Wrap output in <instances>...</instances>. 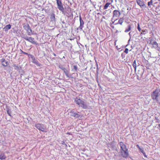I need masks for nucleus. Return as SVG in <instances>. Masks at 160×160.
Segmentation results:
<instances>
[{
    "instance_id": "nucleus-9",
    "label": "nucleus",
    "mask_w": 160,
    "mask_h": 160,
    "mask_svg": "<svg viewBox=\"0 0 160 160\" xmlns=\"http://www.w3.org/2000/svg\"><path fill=\"white\" fill-rule=\"evenodd\" d=\"M1 63L3 66L7 67L9 64V62L6 60L4 58L1 59Z\"/></svg>"
},
{
    "instance_id": "nucleus-35",
    "label": "nucleus",
    "mask_w": 160,
    "mask_h": 160,
    "mask_svg": "<svg viewBox=\"0 0 160 160\" xmlns=\"http://www.w3.org/2000/svg\"><path fill=\"white\" fill-rule=\"evenodd\" d=\"M128 48H126L124 52H125L126 54H127L128 53Z\"/></svg>"
},
{
    "instance_id": "nucleus-11",
    "label": "nucleus",
    "mask_w": 160,
    "mask_h": 160,
    "mask_svg": "<svg viewBox=\"0 0 160 160\" xmlns=\"http://www.w3.org/2000/svg\"><path fill=\"white\" fill-rule=\"evenodd\" d=\"M70 116L72 117H73L76 118H79V117H80V114L76 113L73 111H71L70 112Z\"/></svg>"
},
{
    "instance_id": "nucleus-45",
    "label": "nucleus",
    "mask_w": 160,
    "mask_h": 160,
    "mask_svg": "<svg viewBox=\"0 0 160 160\" xmlns=\"http://www.w3.org/2000/svg\"><path fill=\"white\" fill-rule=\"evenodd\" d=\"M54 56H56V54H54Z\"/></svg>"
},
{
    "instance_id": "nucleus-5",
    "label": "nucleus",
    "mask_w": 160,
    "mask_h": 160,
    "mask_svg": "<svg viewBox=\"0 0 160 160\" xmlns=\"http://www.w3.org/2000/svg\"><path fill=\"white\" fill-rule=\"evenodd\" d=\"M35 127L38 130L43 132H46L45 131V128L43 124H37L35 125Z\"/></svg>"
},
{
    "instance_id": "nucleus-2",
    "label": "nucleus",
    "mask_w": 160,
    "mask_h": 160,
    "mask_svg": "<svg viewBox=\"0 0 160 160\" xmlns=\"http://www.w3.org/2000/svg\"><path fill=\"white\" fill-rule=\"evenodd\" d=\"M74 102L76 103L79 106L85 109L87 108L86 103L79 98H75L74 99Z\"/></svg>"
},
{
    "instance_id": "nucleus-36",
    "label": "nucleus",
    "mask_w": 160,
    "mask_h": 160,
    "mask_svg": "<svg viewBox=\"0 0 160 160\" xmlns=\"http://www.w3.org/2000/svg\"><path fill=\"white\" fill-rule=\"evenodd\" d=\"M28 56H29L30 57V58H32V60L33 59V58H35L31 54H29V55H28Z\"/></svg>"
},
{
    "instance_id": "nucleus-6",
    "label": "nucleus",
    "mask_w": 160,
    "mask_h": 160,
    "mask_svg": "<svg viewBox=\"0 0 160 160\" xmlns=\"http://www.w3.org/2000/svg\"><path fill=\"white\" fill-rule=\"evenodd\" d=\"M79 21L80 22V25L79 27L77 28V29L78 30V29H80L81 30H82V28L83 27V25L84 24V22L82 20V17L80 14L79 16Z\"/></svg>"
},
{
    "instance_id": "nucleus-16",
    "label": "nucleus",
    "mask_w": 160,
    "mask_h": 160,
    "mask_svg": "<svg viewBox=\"0 0 160 160\" xmlns=\"http://www.w3.org/2000/svg\"><path fill=\"white\" fill-rule=\"evenodd\" d=\"M150 44H151L153 46V47L155 49H157L158 48V44L156 41L153 42H152L151 41H150Z\"/></svg>"
},
{
    "instance_id": "nucleus-25",
    "label": "nucleus",
    "mask_w": 160,
    "mask_h": 160,
    "mask_svg": "<svg viewBox=\"0 0 160 160\" xmlns=\"http://www.w3.org/2000/svg\"><path fill=\"white\" fill-rule=\"evenodd\" d=\"M141 31H142V32L140 33V35H142V34L144 35L145 34L148 32V30H147V29L142 30Z\"/></svg>"
},
{
    "instance_id": "nucleus-29",
    "label": "nucleus",
    "mask_w": 160,
    "mask_h": 160,
    "mask_svg": "<svg viewBox=\"0 0 160 160\" xmlns=\"http://www.w3.org/2000/svg\"><path fill=\"white\" fill-rule=\"evenodd\" d=\"M123 20L124 19L123 18H120L119 20L118 23L120 25H122V24L123 22Z\"/></svg>"
},
{
    "instance_id": "nucleus-27",
    "label": "nucleus",
    "mask_w": 160,
    "mask_h": 160,
    "mask_svg": "<svg viewBox=\"0 0 160 160\" xmlns=\"http://www.w3.org/2000/svg\"><path fill=\"white\" fill-rule=\"evenodd\" d=\"M111 4V3L110 2L107 3L104 5V9H106L109 7V6Z\"/></svg>"
},
{
    "instance_id": "nucleus-24",
    "label": "nucleus",
    "mask_w": 160,
    "mask_h": 160,
    "mask_svg": "<svg viewBox=\"0 0 160 160\" xmlns=\"http://www.w3.org/2000/svg\"><path fill=\"white\" fill-rule=\"evenodd\" d=\"M99 13H98L96 15H95V17L96 18V22H99Z\"/></svg>"
},
{
    "instance_id": "nucleus-37",
    "label": "nucleus",
    "mask_w": 160,
    "mask_h": 160,
    "mask_svg": "<svg viewBox=\"0 0 160 160\" xmlns=\"http://www.w3.org/2000/svg\"><path fill=\"white\" fill-rule=\"evenodd\" d=\"M142 153H143V155H144V156L145 157H147V156H146V154H145V152H142Z\"/></svg>"
},
{
    "instance_id": "nucleus-40",
    "label": "nucleus",
    "mask_w": 160,
    "mask_h": 160,
    "mask_svg": "<svg viewBox=\"0 0 160 160\" xmlns=\"http://www.w3.org/2000/svg\"><path fill=\"white\" fill-rule=\"evenodd\" d=\"M131 32H129V34H129V36H130V37L131 36Z\"/></svg>"
},
{
    "instance_id": "nucleus-20",
    "label": "nucleus",
    "mask_w": 160,
    "mask_h": 160,
    "mask_svg": "<svg viewBox=\"0 0 160 160\" xmlns=\"http://www.w3.org/2000/svg\"><path fill=\"white\" fill-rule=\"evenodd\" d=\"M11 28V25L10 24H8L7 25L3 28L5 31H7L8 30L10 29Z\"/></svg>"
},
{
    "instance_id": "nucleus-41",
    "label": "nucleus",
    "mask_w": 160,
    "mask_h": 160,
    "mask_svg": "<svg viewBox=\"0 0 160 160\" xmlns=\"http://www.w3.org/2000/svg\"><path fill=\"white\" fill-rule=\"evenodd\" d=\"M97 82H98V85L99 86V85H100V84H99V83L98 82V80L97 79Z\"/></svg>"
},
{
    "instance_id": "nucleus-42",
    "label": "nucleus",
    "mask_w": 160,
    "mask_h": 160,
    "mask_svg": "<svg viewBox=\"0 0 160 160\" xmlns=\"http://www.w3.org/2000/svg\"><path fill=\"white\" fill-rule=\"evenodd\" d=\"M139 65V63H138V64H137V66H138Z\"/></svg>"
},
{
    "instance_id": "nucleus-19",
    "label": "nucleus",
    "mask_w": 160,
    "mask_h": 160,
    "mask_svg": "<svg viewBox=\"0 0 160 160\" xmlns=\"http://www.w3.org/2000/svg\"><path fill=\"white\" fill-rule=\"evenodd\" d=\"M143 72L140 70H138V71L137 75L138 77H140L141 78L142 77Z\"/></svg>"
},
{
    "instance_id": "nucleus-14",
    "label": "nucleus",
    "mask_w": 160,
    "mask_h": 160,
    "mask_svg": "<svg viewBox=\"0 0 160 160\" xmlns=\"http://www.w3.org/2000/svg\"><path fill=\"white\" fill-rule=\"evenodd\" d=\"M34 38H33L31 37H28L27 41L31 42V43L37 45V42L35 41L34 40Z\"/></svg>"
},
{
    "instance_id": "nucleus-38",
    "label": "nucleus",
    "mask_w": 160,
    "mask_h": 160,
    "mask_svg": "<svg viewBox=\"0 0 160 160\" xmlns=\"http://www.w3.org/2000/svg\"><path fill=\"white\" fill-rule=\"evenodd\" d=\"M157 128L158 129L160 130V124H159L158 125V127Z\"/></svg>"
},
{
    "instance_id": "nucleus-10",
    "label": "nucleus",
    "mask_w": 160,
    "mask_h": 160,
    "mask_svg": "<svg viewBox=\"0 0 160 160\" xmlns=\"http://www.w3.org/2000/svg\"><path fill=\"white\" fill-rule=\"evenodd\" d=\"M121 155L123 158H127L128 157L129 153L128 152V149L124 150L121 152Z\"/></svg>"
},
{
    "instance_id": "nucleus-23",
    "label": "nucleus",
    "mask_w": 160,
    "mask_h": 160,
    "mask_svg": "<svg viewBox=\"0 0 160 160\" xmlns=\"http://www.w3.org/2000/svg\"><path fill=\"white\" fill-rule=\"evenodd\" d=\"M137 65V64L136 63V60H134L132 63V66L134 68V70L135 72L136 70Z\"/></svg>"
},
{
    "instance_id": "nucleus-28",
    "label": "nucleus",
    "mask_w": 160,
    "mask_h": 160,
    "mask_svg": "<svg viewBox=\"0 0 160 160\" xmlns=\"http://www.w3.org/2000/svg\"><path fill=\"white\" fill-rule=\"evenodd\" d=\"M7 112L8 113V115L10 116H11V111L10 110V109L9 108H7Z\"/></svg>"
},
{
    "instance_id": "nucleus-3",
    "label": "nucleus",
    "mask_w": 160,
    "mask_h": 160,
    "mask_svg": "<svg viewBox=\"0 0 160 160\" xmlns=\"http://www.w3.org/2000/svg\"><path fill=\"white\" fill-rule=\"evenodd\" d=\"M58 9L63 13L64 8L61 0H56Z\"/></svg>"
},
{
    "instance_id": "nucleus-7",
    "label": "nucleus",
    "mask_w": 160,
    "mask_h": 160,
    "mask_svg": "<svg viewBox=\"0 0 160 160\" xmlns=\"http://www.w3.org/2000/svg\"><path fill=\"white\" fill-rule=\"evenodd\" d=\"M23 27L27 30L28 35H30L31 34L32 31L29 25L28 24L25 25L23 26Z\"/></svg>"
},
{
    "instance_id": "nucleus-17",
    "label": "nucleus",
    "mask_w": 160,
    "mask_h": 160,
    "mask_svg": "<svg viewBox=\"0 0 160 160\" xmlns=\"http://www.w3.org/2000/svg\"><path fill=\"white\" fill-rule=\"evenodd\" d=\"M50 19L51 21L53 22H55L56 20L55 17V14L54 13H52L51 14Z\"/></svg>"
},
{
    "instance_id": "nucleus-26",
    "label": "nucleus",
    "mask_w": 160,
    "mask_h": 160,
    "mask_svg": "<svg viewBox=\"0 0 160 160\" xmlns=\"http://www.w3.org/2000/svg\"><path fill=\"white\" fill-rule=\"evenodd\" d=\"M136 147L139 149V150L142 153L144 152V150L142 148H141L138 145H136Z\"/></svg>"
},
{
    "instance_id": "nucleus-13",
    "label": "nucleus",
    "mask_w": 160,
    "mask_h": 160,
    "mask_svg": "<svg viewBox=\"0 0 160 160\" xmlns=\"http://www.w3.org/2000/svg\"><path fill=\"white\" fill-rule=\"evenodd\" d=\"M119 146L120 147V150L121 152V151H122L127 149L126 148V145L122 142H120L119 143Z\"/></svg>"
},
{
    "instance_id": "nucleus-43",
    "label": "nucleus",
    "mask_w": 160,
    "mask_h": 160,
    "mask_svg": "<svg viewBox=\"0 0 160 160\" xmlns=\"http://www.w3.org/2000/svg\"><path fill=\"white\" fill-rule=\"evenodd\" d=\"M105 12H103V14H105Z\"/></svg>"
},
{
    "instance_id": "nucleus-34",
    "label": "nucleus",
    "mask_w": 160,
    "mask_h": 160,
    "mask_svg": "<svg viewBox=\"0 0 160 160\" xmlns=\"http://www.w3.org/2000/svg\"><path fill=\"white\" fill-rule=\"evenodd\" d=\"M20 51L21 52V53H23L24 54H26V55H29V54H28L27 53L23 51L21 49L20 50Z\"/></svg>"
},
{
    "instance_id": "nucleus-30",
    "label": "nucleus",
    "mask_w": 160,
    "mask_h": 160,
    "mask_svg": "<svg viewBox=\"0 0 160 160\" xmlns=\"http://www.w3.org/2000/svg\"><path fill=\"white\" fill-rule=\"evenodd\" d=\"M73 69L74 70V72H77L78 70V67L76 65L73 66Z\"/></svg>"
},
{
    "instance_id": "nucleus-15",
    "label": "nucleus",
    "mask_w": 160,
    "mask_h": 160,
    "mask_svg": "<svg viewBox=\"0 0 160 160\" xmlns=\"http://www.w3.org/2000/svg\"><path fill=\"white\" fill-rule=\"evenodd\" d=\"M12 66L14 68V69L18 71H19L21 70L22 69L20 65L18 64H13L12 65Z\"/></svg>"
},
{
    "instance_id": "nucleus-8",
    "label": "nucleus",
    "mask_w": 160,
    "mask_h": 160,
    "mask_svg": "<svg viewBox=\"0 0 160 160\" xmlns=\"http://www.w3.org/2000/svg\"><path fill=\"white\" fill-rule=\"evenodd\" d=\"M121 14L120 12L118 10H115L113 11V18H116L115 19H117L119 17Z\"/></svg>"
},
{
    "instance_id": "nucleus-46",
    "label": "nucleus",
    "mask_w": 160,
    "mask_h": 160,
    "mask_svg": "<svg viewBox=\"0 0 160 160\" xmlns=\"http://www.w3.org/2000/svg\"><path fill=\"white\" fill-rule=\"evenodd\" d=\"M150 1H152V0H150Z\"/></svg>"
},
{
    "instance_id": "nucleus-44",
    "label": "nucleus",
    "mask_w": 160,
    "mask_h": 160,
    "mask_svg": "<svg viewBox=\"0 0 160 160\" xmlns=\"http://www.w3.org/2000/svg\"><path fill=\"white\" fill-rule=\"evenodd\" d=\"M98 72H97V75H98Z\"/></svg>"
},
{
    "instance_id": "nucleus-18",
    "label": "nucleus",
    "mask_w": 160,
    "mask_h": 160,
    "mask_svg": "<svg viewBox=\"0 0 160 160\" xmlns=\"http://www.w3.org/2000/svg\"><path fill=\"white\" fill-rule=\"evenodd\" d=\"M32 62H33L34 63H35L36 65L38 66H40V63L38 62V60L35 59V58H33V59L32 60Z\"/></svg>"
},
{
    "instance_id": "nucleus-4",
    "label": "nucleus",
    "mask_w": 160,
    "mask_h": 160,
    "mask_svg": "<svg viewBox=\"0 0 160 160\" xmlns=\"http://www.w3.org/2000/svg\"><path fill=\"white\" fill-rule=\"evenodd\" d=\"M58 67L59 68L61 69L63 71L65 74V75L67 77L69 78H72L71 77V75L70 74H69V71L66 68H65L61 65H59Z\"/></svg>"
},
{
    "instance_id": "nucleus-39",
    "label": "nucleus",
    "mask_w": 160,
    "mask_h": 160,
    "mask_svg": "<svg viewBox=\"0 0 160 160\" xmlns=\"http://www.w3.org/2000/svg\"><path fill=\"white\" fill-rule=\"evenodd\" d=\"M137 78L138 79H141V78H140V77H138L137 75Z\"/></svg>"
},
{
    "instance_id": "nucleus-47",
    "label": "nucleus",
    "mask_w": 160,
    "mask_h": 160,
    "mask_svg": "<svg viewBox=\"0 0 160 160\" xmlns=\"http://www.w3.org/2000/svg\"><path fill=\"white\" fill-rule=\"evenodd\" d=\"M158 0L159 1H160V0Z\"/></svg>"
},
{
    "instance_id": "nucleus-31",
    "label": "nucleus",
    "mask_w": 160,
    "mask_h": 160,
    "mask_svg": "<svg viewBox=\"0 0 160 160\" xmlns=\"http://www.w3.org/2000/svg\"><path fill=\"white\" fill-rule=\"evenodd\" d=\"M137 29L139 32H141L142 31V30L140 28L139 23H138Z\"/></svg>"
},
{
    "instance_id": "nucleus-12",
    "label": "nucleus",
    "mask_w": 160,
    "mask_h": 160,
    "mask_svg": "<svg viewBox=\"0 0 160 160\" xmlns=\"http://www.w3.org/2000/svg\"><path fill=\"white\" fill-rule=\"evenodd\" d=\"M137 2L138 4L141 7H146V6L143 2L141 0H137Z\"/></svg>"
},
{
    "instance_id": "nucleus-21",
    "label": "nucleus",
    "mask_w": 160,
    "mask_h": 160,
    "mask_svg": "<svg viewBox=\"0 0 160 160\" xmlns=\"http://www.w3.org/2000/svg\"><path fill=\"white\" fill-rule=\"evenodd\" d=\"M131 30V25H128V26L127 28H126L125 30V32H127Z\"/></svg>"
},
{
    "instance_id": "nucleus-22",
    "label": "nucleus",
    "mask_w": 160,
    "mask_h": 160,
    "mask_svg": "<svg viewBox=\"0 0 160 160\" xmlns=\"http://www.w3.org/2000/svg\"><path fill=\"white\" fill-rule=\"evenodd\" d=\"M6 158V157L3 153H2L0 155V159L2 160H5Z\"/></svg>"
},
{
    "instance_id": "nucleus-32",
    "label": "nucleus",
    "mask_w": 160,
    "mask_h": 160,
    "mask_svg": "<svg viewBox=\"0 0 160 160\" xmlns=\"http://www.w3.org/2000/svg\"><path fill=\"white\" fill-rule=\"evenodd\" d=\"M22 37L24 39L27 40V38H28V37H27L26 35H22Z\"/></svg>"
},
{
    "instance_id": "nucleus-33",
    "label": "nucleus",
    "mask_w": 160,
    "mask_h": 160,
    "mask_svg": "<svg viewBox=\"0 0 160 160\" xmlns=\"http://www.w3.org/2000/svg\"><path fill=\"white\" fill-rule=\"evenodd\" d=\"M152 1H150V2H148V5L149 6V7H150V6L151 5H152Z\"/></svg>"
},
{
    "instance_id": "nucleus-1",
    "label": "nucleus",
    "mask_w": 160,
    "mask_h": 160,
    "mask_svg": "<svg viewBox=\"0 0 160 160\" xmlns=\"http://www.w3.org/2000/svg\"><path fill=\"white\" fill-rule=\"evenodd\" d=\"M151 97L153 100L158 103L160 99V89H156L151 94Z\"/></svg>"
}]
</instances>
